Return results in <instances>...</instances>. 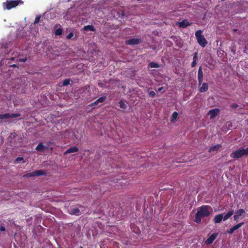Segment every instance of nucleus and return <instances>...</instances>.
Here are the masks:
<instances>
[{"instance_id":"f257e3e1","label":"nucleus","mask_w":248,"mask_h":248,"mask_svg":"<svg viewBox=\"0 0 248 248\" xmlns=\"http://www.w3.org/2000/svg\"><path fill=\"white\" fill-rule=\"evenodd\" d=\"M212 212V208L211 206L203 205L197 209V213L195 215L194 221L196 223H200L202 218L204 217H209Z\"/></svg>"},{"instance_id":"f03ea898","label":"nucleus","mask_w":248,"mask_h":248,"mask_svg":"<svg viewBox=\"0 0 248 248\" xmlns=\"http://www.w3.org/2000/svg\"><path fill=\"white\" fill-rule=\"evenodd\" d=\"M23 1L19 0H7L3 3V9L5 10H10L12 8L17 6L19 4H23Z\"/></svg>"},{"instance_id":"7ed1b4c3","label":"nucleus","mask_w":248,"mask_h":248,"mask_svg":"<svg viewBox=\"0 0 248 248\" xmlns=\"http://www.w3.org/2000/svg\"><path fill=\"white\" fill-rule=\"evenodd\" d=\"M202 33V31H198L195 33V36L199 45L202 47H204L206 45L207 41Z\"/></svg>"},{"instance_id":"20e7f679","label":"nucleus","mask_w":248,"mask_h":248,"mask_svg":"<svg viewBox=\"0 0 248 248\" xmlns=\"http://www.w3.org/2000/svg\"><path fill=\"white\" fill-rule=\"evenodd\" d=\"M244 155H246L244 148L237 149L230 154V156L235 159L241 157Z\"/></svg>"},{"instance_id":"39448f33","label":"nucleus","mask_w":248,"mask_h":248,"mask_svg":"<svg viewBox=\"0 0 248 248\" xmlns=\"http://www.w3.org/2000/svg\"><path fill=\"white\" fill-rule=\"evenodd\" d=\"M220 109L219 108H215L210 110L208 111V114L210 116V118L211 119H214L218 115Z\"/></svg>"},{"instance_id":"423d86ee","label":"nucleus","mask_w":248,"mask_h":248,"mask_svg":"<svg viewBox=\"0 0 248 248\" xmlns=\"http://www.w3.org/2000/svg\"><path fill=\"white\" fill-rule=\"evenodd\" d=\"M245 214V211L244 209H240L236 212L235 215L233 216L234 220H237L241 216H244Z\"/></svg>"},{"instance_id":"0eeeda50","label":"nucleus","mask_w":248,"mask_h":248,"mask_svg":"<svg viewBox=\"0 0 248 248\" xmlns=\"http://www.w3.org/2000/svg\"><path fill=\"white\" fill-rule=\"evenodd\" d=\"M221 214H222V216L223 220L226 221L233 214V211L231 210L227 213H221Z\"/></svg>"},{"instance_id":"6e6552de","label":"nucleus","mask_w":248,"mask_h":248,"mask_svg":"<svg viewBox=\"0 0 248 248\" xmlns=\"http://www.w3.org/2000/svg\"><path fill=\"white\" fill-rule=\"evenodd\" d=\"M217 233H213L206 240L205 243L206 244L209 245L212 244L213 241L215 240V239L217 238Z\"/></svg>"},{"instance_id":"1a4fd4ad","label":"nucleus","mask_w":248,"mask_h":248,"mask_svg":"<svg viewBox=\"0 0 248 248\" xmlns=\"http://www.w3.org/2000/svg\"><path fill=\"white\" fill-rule=\"evenodd\" d=\"M140 40L138 38H133L127 40L126 41V44L127 45H136L140 43Z\"/></svg>"},{"instance_id":"9d476101","label":"nucleus","mask_w":248,"mask_h":248,"mask_svg":"<svg viewBox=\"0 0 248 248\" xmlns=\"http://www.w3.org/2000/svg\"><path fill=\"white\" fill-rule=\"evenodd\" d=\"M43 174V172L41 170H37L31 173H29L25 175L27 177H32L35 176H39Z\"/></svg>"},{"instance_id":"9b49d317","label":"nucleus","mask_w":248,"mask_h":248,"mask_svg":"<svg viewBox=\"0 0 248 248\" xmlns=\"http://www.w3.org/2000/svg\"><path fill=\"white\" fill-rule=\"evenodd\" d=\"M203 79V73L202 71V67H200L199 68L198 70V80H199V85H201L202 83Z\"/></svg>"},{"instance_id":"f8f14e48","label":"nucleus","mask_w":248,"mask_h":248,"mask_svg":"<svg viewBox=\"0 0 248 248\" xmlns=\"http://www.w3.org/2000/svg\"><path fill=\"white\" fill-rule=\"evenodd\" d=\"M223 220L222 214H219L215 216L214 221L215 223H219Z\"/></svg>"},{"instance_id":"ddd939ff","label":"nucleus","mask_w":248,"mask_h":248,"mask_svg":"<svg viewBox=\"0 0 248 248\" xmlns=\"http://www.w3.org/2000/svg\"><path fill=\"white\" fill-rule=\"evenodd\" d=\"M178 113L177 112H174L170 117V123L172 124L175 123L178 118Z\"/></svg>"},{"instance_id":"4468645a","label":"nucleus","mask_w":248,"mask_h":248,"mask_svg":"<svg viewBox=\"0 0 248 248\" xmlns=\"http://www.w3.org/2000/svg\"><path fill=\"white\" fill-rule=\"evenodd\" d=\"M78 151V148L76 146H74V147H71V148H69L68 149H67L64 152V155H66L67 154L73 153L75 152H77Z\"/></svg>"},{"instance_id":"2eb2a0df","label":"nucleus","mask_w":248,"mask_h":248,"mask_svg":"<svg viewBox=\"0 0 248 248\" xmlns=\"http://www.w3.org/2000/svg\"><path fill=\"white\" fill-rule=\"evenodd\" d=\"M208 89V84L206 83H204L202 84V86L200 88V92L201 93H204L206 92Z\"/></svg>"},{"instance_id":"dca6fc26","label":"nucleus","mask_w":248,"mask_h":248,"mask_svg":"<svg viewBox=\"0 0 248 248\" xmlns=\"http://www.w3.org/2000/svg\"><path fill=\"white\" fill-rule=\"evenodd\" d=\"M46 147L43 145L41 143H39L36 148V150L40 152H44L46 149Z\"/></svg>"},{"instance_id":"f3484780","label":"nucleus","mask_w":248,"mask_h":248,"mask_svg":"<svg viewBox=\"0 0 248 248\" xmlns=\"http://www.w3.org/2000/svg\"><path fill=\"white\" fill-rule=\"evenodd\" d=\"M18 116V114H13L12 116H10L9 114H0V119H6L10 117H16Z\"/></svg>"},{"instance_id":"a211bd4d","label":"nucleus","mask_w":248,"mask_h":248,"mask_svg":"<svg viewBox=\"0 0 248 248\" xmlns=\"http://www.w3.org/2000/svg\"><path fill=\"white\" fill-rule=\"evenodd\" d=\"M220 148V146L219 145H215L214 146L211 147L209 149V152L210 153L217 152L219 149Z\"/></svg>"},{"instance_id":"6ab92c4d","label":"nucleus","mask_w":248,"mask_h":248,"mask_svg":"<svg viewBox=\"0 0 248 248\" xmlns=\"http://www.w3.org/2000/svg\"><path fill=\"white\" fill-rule=\"evenodd\" d=\"M178 24L180 27L183 28L186 27L190 25L188 22L186 20H183L180 22H179Z\"/></svg>"},{"instance_id":"aec40b11","label":"nucleus","mask_w":248,"mask_h":248,"mask_svg":"<svg viewBox=\"0 0 248 248\" xmlns=\"http://www.w3.org/2000/svg\"><path fill=\"white\" fill-rule=\"evenodd\" d=\"M83 30L85 31H94V27L92 25L86 26L83 28Z\"/></svg>"},{"instance_id":"412c9836","label":"nucleus","mask_w":248,"mask_h":248,"mask_svg":"<svg viewBox=\"0 0 248 248\" xmlns=\"http://www.w3.org/2000/svg\"><path fill=\"white\" fill-rule=\"evenodd\" d=\"M197 53H195L193 57V62H192V63H191L192 67H194L196 64V61L197 60Z\"/></svg>"},{"instance_id":"4be33fe9","label":"nucleus","mask_w":248,"mask_h":248,"mask_svg":"<svg viewBox=\"0 0 248 248\" xmlns=\"http://www.w3.org/2000/svg\"><path fill=\"white\" fill-rule=\"evenodd\" d=\"M79 210L78 208H75L70 211V213L74 215H78Z\"/></svg>"},{"instance_id":"5701e85b","label":"nucleus","mask_w":248,"mask_h":248,"mask_svg":"<svg viewBox=\"0 0 248 248\" xmlns=\"http://www.w3.org/2000/svg\"><path fill=\"white\" fill-rule=\"evenodd\" d=\"M120 107L123 109H125L126 108V105L123 101H120L119 103Z\"/></svg>"},{"instance_id":"b1692460","label":"nucleus","mask_w":248,"mask_h":248,"mask_svg":"<svg viewBox=\"0 0 248 248\" xmlns=\"http://www.w3.org/2000/svg\"><path fill=\"white\" fill-rule=\"evenodd\" d=\"M149 66L151 68H156L159 66V64L155 62H150L149 63Z\"/></svg>"},{"instance_id":"393cba45","label":"nucleus","mask_w":248,"mask_h":248,"mask_svg":"<svg viewBox=\"0 0 248 248\" xmlns=\"http://www.w3.org/2000/svg\"><path fill=\"white\" fill-rule=\"evenodd\" d=\"M243 224H244V223L241 222V223H238L237 225H235L233 227V228L235 230H236L238 229H239V228H240Z\"/></svg>"},{"instance_id":"a878e982","label":"nucleus","mask_w":248,"mask_h":248,"mask_svg":"<svg viewBox=\"0 0 248 248\" xmlns=\"http://www.w3.org/2000/svg\"><path fill=\"white\" fill-rule=\"evenodd\" d=\"M243 224H244V223L241 222V223H238L237 225H235L233 227V228L235 230H236L238 229H239V228H240Z\"/></svg>"},{"instance_id":"bb28decb","label":"nucleus","mask_w":248,"mask_h":248,"mask_svg":"<svg viewBox=\"0 0 248 248\" xmlns=\"http://www.w3.org/2000/svg\"><path fill=\"white\" fill-rule=\"evenodd\" d=\"M62 29L61 28H59L57 30H56V31H55V34L56 35H60L62 34Z\"/></svg>"},{"instance_id":"cd10ccee","label":"nucleus","mask_w":248,"mask_h":248,"mask_svg":"<svg viewBox=\"0 0 248 248\" xmlns=\"http://www.w3.org/2000/svg\"><path fill=\"white\" fill-rule=\"evenodd\" d=\"M105 97H101L97 99V102L99 103V104H102L105 100Z\"/></svg>"},{"instance_id":"c85d7f7f","label":"nucleus","mask_w":248,"mask_h":248,"mask_svg":"<svg viewBox=\"0 0 248 248\" xmlns=\"http://www.w3.org/2000/svg\"><path fill=\"white\" fill-rule=\"evenodd\" d=\"M70 83V81L68 79H65L63 81L62 84L64 86L67 85Z\"/></svg>"},{"instance_id":"c756f323","label":"nucleus","mask_w":248,"mask_h":248,"mask_svg":"<svg viewBox=\"0 0 248 248\" xmlns=\"http://www.w3.org/2000/svg\"><path fill=\"white\" fill-rule=\"evenodd\" d=\"M149 94L150 96H151L152 97H154L155 96L156 94L155 92L150 91L149 93Z\"/></svg>"},{"instance_id":"7c9ffc66","label":"nucleus","mask_w":248,"mask_h":248,"mask_svg":"<svg viewBox=\"0 0 248 248\" xmlns=\"http://www.w3.org/2000/svg\"><path fill=\"white\" fill-rule=\"evenodd\" d=\"M235 230L233 229V227L230 229L229 230L227 231V232L230 234L232 233Z\"/></svg>"},{"instance_id":"2f4dec72","label":"nucleus","mask_w":248,"mask_h":248,"mask_svg":"<svg viewBox=\"0 0 248 248\" xmlns=\"http://www.w3.org/2000/svg\"><path fill=\"white\" fill-rule=\"evenodd\" d=\"M40 19V16H36L35 19L34 23V24L38 23L39 22Z\"/></svg>"},{"instance_id":"473e14b6","label":"nucleus","mask_w":248,"mask_h":248,"mask_svg":"<svg viewBox=\"0 0 248 248\" xmlns=\"http://www.w3.org/2000/svg\"><path fill=\"white\" fill-rule=\"evenodd\" d=\"M96 105H100L99 103L98 102H97V100H96L93 103L91 104L92 106H96Z\"/></svg>"},{"instance_id":"72a5a7b5","label":"nucleus","mask_w":248,"mask_h":248,"mask_svg":"<svg viewBox=\"0 0 248 248\" xmlns=\"http://www.w3.org/2000/svg\"><path fill=\"white\" fill-rule=\"evenodd\" d=\"M74 36V34L73 33H70L68 35H67V38L68 39H70L73 36Z\"/></svg>"},{"instance_id":"f704fd0d","label":"nucleus","mask_w":248,"mask_h":248,"mask_svg":"<svg viewBox=\"0 0 248 248\" xmlns=\"http://www.w3.org/2000/svg\"><path fill=\"white\" fill-rule=\"evenodd\" d=\"M23 158L22 157H17L16 160V162H19V161H20L21 160H23Z\"/></svg>"},{"instance_id":"c9c22d12","label":"nucleus","mask_w":248,"mask_h":248,"mask_svg":"<svg viewBox=\"0 0 248 248\" xmlns=\"http://www.w3.org/2000/svg\"><path fill=\"white\" fill-rule=\"evenodd\" d=\"M244 151H245L246 155H248V147H247L246 149H244Z\"/></svg>"},{"instance_id":"e433bc0d","label":"nucleus","mask_w":248,"mask_h":248,"mask_svg":"<svg viewBox=\"0 0 248 248\" xmlns=\"http://www.w3.org/2000/svg\"><path fill=\"white\" fill-rule=\"evenodd\" d=\"M0 231H1V232L4 231H5V228H4V227H3V226H1V227H0Z\"/></svg>"},{"instance_id":"4c0bfd02","label":"nucleus","mask_w":248,"mask_h":248,"mask_svg":"<svg viewBox=\"0 0 248 248\" xmlns=\"http://www.w3.org/2000/svg\"><path fill=\"white\" fill-rule=\"evenodd\" d=\"M162 89H163V88H162V87H160V88H158V90H157V91H158V92H160V91H162Z\"/></svg>"},{"instance_id":"58836bf2","label":"nucleus","mask_w":248,"mask_h":248,"mask_svg":"<svg viewBox=\"0 0 248 248\" xmlns=\"http://www.w3.org/2000/svg\"><path fill=\"white\" fill-rule=\"evenodd\" d=\"M79 248H82V247H80Z\"/></svg>"}]
</instances>
